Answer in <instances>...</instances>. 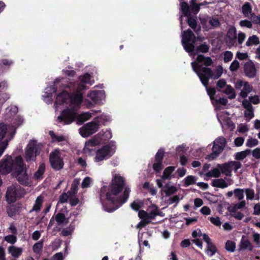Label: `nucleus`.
Wrapping results in <instances>:
<instances>
[{"instance_id": "obj_54", "label": "nucleus", "mask_w": 260, "mask_h": 260, "mask_svg": "<svg viewBox=\"0 0 260 260\" xmlns=\"http://www.w3.org/2000/svg\"><path fill=\"white\" fill-rule=\"evenodd\" d=\"M209 23L211 26L214 27H217L220 25V23L218 19L215 17L211 18L209 20Z\"/></svg>"}, {"instance_id": "obj_35", "label": "nucleus", "mask_w": 260, "mask_h": 260, "mask_svg": "<svg viewBox=\"0 0 260 260\" xmlns=\"http://www.w3.org/2000/svg\"><path fill=\"white\" fill-rule=\"evenodd\" d=\"M79 180L75 179L72 184L71 189L68 192L70 195H76L78 191V185L79 184Z\"/></svg>"}, {"instance_id": "obj_3", "label": "nucleus", "mask_w": 260, "mask_h": 260, "mask_svg": "<svg viewBox=\"0 0 260 260\" xmlns=\"http://www.w3.org/2000/svg\"><path fill=\"white\" fill-rule=\"evenodd\" d=\"M82 101L83 94L80 91L70 94L67 90H63L57 95L55 104H70L74 107H79Z\"/></svg>"}, {"instance_id": "obj_34", "label": "nucleus", "mask_w": 260, "mask_h": 260, "mask_svg": "<svg viewBox=\"0 0 260 260\" xmlns=\"http://www.w3.org/2000/svg\"><path fill=\"white\" fill-rule=\"evenodd\" d=\"M45 170V166L44 163L40 165L38 170L35 173V177L37 179H42Z\"/></svg>"}, {"instance_id": "obj_63", "label": "nucleus", "mask_w": 260, "mask_h": 260, "mask_svg": "<svg viewBox=\"0 0 260 260\" xmlns=\"http://www.w3.org/2000/svg\"><path fill=\"white\" fill-rule=\"evenodd\" d=\"M252 155L255 158L260 159V148H256L252 151Z\"/></svg>"}, {"instance_id": "obj_17", "label": "nucleus", "mask_w": 260, "mask_h": 260, "mask_svg": "<svg viewBox=\"0 0 260 260\" xmlns=\"http://www.w3.org/2000/svg\"><path fill=\"white\" fill-rule=\"evenodd\" d=\"M22 209V204L19 203L7 207V213L10 217H13L19 214Z\"/></svg>"}, {"instance_id": "obj_51", "label": "nucleus", "mask_w": 260, "mask_h": 260, "mask_svg": "<svg viewBox=\"0 0 260 260\" xmlns=\"http://www.w3.org/2000/svg\"><path fill=\"white\" fill-rule=\"evenodd\" d=\"M247 200H252L254 197V191L251 188H246L245 189Z\"/></svg>"}, {"instance_id": "obj_32", "label": "nucleus", "mask_w": 260, "mask_h": 260, "mask_svg": "<svg viewBox=\"0 0 260 260\" xmlns=\"http://www.w3.org/2000/svg\"><path fill=\"white\" fill-rule=\"evenodd\" d=\"M177 191V188L175 186H170L168 183L166 184L164 187V191L167 196H170Z\"/></svg>"}, {"instance_id": "obj_10", "label": "nucleus", "mask_w": 260, "mask_h": 260, "mask_svg": "<svg viewBox=\"0 0 260 260\" xmlns=\"http://www.w3.org/2000/svg\"><path fill=\"white\" fill-rule=\"evenodd\" d=\"M114 152L112 151V147L109 145L103 146L96 151L94 161L95 162H99L104 159H109L113 155Z\"/></svg>"}, {"instance_id": "obj_23", "label": "nucleus", "mask_w": 260, "mask_h": 260, "mask_svg": "<svg viewBox=\"0 0 260 260\" xmlns=\"http://www.w3.org/2000/svg\"><path fill=\"white\" fill-rule=\"evenodd\" d=\"M211 185L213 187L224 188L228 186V184L222 178L216 179L212 180Z\"/></svg>"}, {"instance_id": "obj_26", "label": "nucleus", "mask_w": 260, "mask_h": 260, "mask_svg": "<svg viewBox=\"0 0 260 260\" xmlns=\"http://www.w3.org/2000/svg\"><path fill=\"white\" fill-rule=\"evenodd\" d=\"M8 251L12 256L17 258L20 256L22 253V249L19 247H16L14 246H10L8 248Z\"/></svg>"}, {"instance_id": "obj_4", "label": "nucleus", "mask_w": 260, "mask_h": 260, "mask_svg": "<svg viewBox=\"0 0 260 260\" xmlns=\"http://www.w3.org/2000/svg\"><path fill=\"white\" fill-rule=\"evenodd\" d=\"M193 70L197 74L202 83L206 87L209 84V80L212 78L214 74L210 68L203 67L194 62L191 63Z\"/></svg>"}, {"instance_id": "obj_19", "label": "nucleus", "mask_w": 260, "mask_h": 260, "mask_svg": "<svg viewBox=\"0 0 260 260\" xmlns=\"http://www.w3.org/2000/svg\"><path fill=\"white\" fill-rule=\"evenodd\" d=\"M55 221L58 225L64 226L69 222V218H66L64 213L59 212L55 215Z\"/></svg>"}, {"instance_id": "obj_41", "label": "nucleus", "mask_w": 260, "mask_h": 260, "mask_svg": "<svg viewBox=\"0 0 260 260\" xmlns=\"http://www.w3.org/2000/svg\"><path fill=\"white\" fill-rule=\"evenodd\" d=\"M244 189L241 188H236L233 190L235 198L238 200H242L244 198Z\"/></svg>"}, {"instance_id": "obj_39", "label": "nucleus", "mask_w": 260, "mask_h": 260, "mask_svg": "<svg viewBox=\"0 0 260 260\" xmlns=\"http://www.w3.org/2000/svg\"><path fill=\"white\" fill-rule=\"evenodd\" d=\"M143 205V202L140 200H136L131 204V207L135 211H138Z\"/></svg>"}, {"instance_id": "obj_6", "label": "nucleus", "mask_w": 260, "mask_h": 260, "mask_svg": "<svg viewBox=\"0 0 260 260\" xmlns=\"http://www.w3.org/2000/svg\"><path fill=\"white\" fill-rule=\"evenodd\" d=\"M102 118V116H98L92 121L84 124L79 129L80 134L83 137L87 138L96 133L100 128V121L99 119Z\"/></svg>"}, {"instance_id": "obj_1", "label": "nucleus", "mask_w": 260, "mask_h": 260, "mask_svg": "<svg viewBox=\"0 0 260 260\" xmlns=\"http://www.w3.org/2000/svg\"><path fill=\"white\" fill-rule=\"evenodd\" d=\"M124 184V178L116 174L113 178L108 191L106 193V199L103 200L101 194V202L105 211L113 212L127 201L131 192L130 188L127 186L124 187L122 196L119 198L116 197L123 189Z\"/></svg>"}, {"instance_id": "obj_25", "label": "nucleus", "mask_w": 260, "mask_h": 260, "mask_svg": "<svg viewBox=\"0 0 260 260\" xmlns=\"http://www.w3.org/2000/svg\"><path fill=\"white\" fill-rule=\"evenodd\" d=\"M176 167L169 166L165 169L161 178L162 180H170L171 179V174L174 171Z\"/></svg>"}, {"instance_id": "obj_48", "label": "nucleus", "mask_w": 260, "mask_h": 260, "mask_svg": "<svg viewBox=\"0 0 260 260\" xmlns=\"http://www.w3.org/2000/svg\"><path fill=\"white\" fill-rule=\"evenodd\" d=\"M4 239L8 243H10L11 244H14L17 241V237L14 235L6 236L4 237Z\"/></svg>"}, {"instance_id": "obj_53", "label": "nucleus", "mask_w": 260, "mask_h": 260, "mask_svg": "<svg viewBox=\"0 0 260 260\" xmlns=\"http://www.w3.org/2000/svg\"><path fill=\"white\" fill-rule=\"evenodd\" d=\"M239 24L241 27H246L248 28H251L252 27L251 22L246 19L241 20Z\"/></svg>"}, {"instance_id": "obj_5", "label": "nucleus", "mask_w": 260, "mask_h": 260, "mask_svg": "<svg viewBox=\"0 0 260 260\" xmlns=\"http://www.w3.org/2000/svg\"><path fill=\"white\" fill-rule=\"evenodd\" d=\"M181 42L186 52L191 53L194 51L196 37L191 29H188L183 31Z\"/></svg>"}, {"instance_id": "obj_9", "label": "nucleus", "mask_w": 260, "mask_h": 260, "mask_svg": "<svg viewBox=\"0 0 260 260\" xmlns=\"http://www.w3.org/2000/svg\"><path fill=\"white\" fill-rule=\"evenodd\" d=\"M241 167V163L238 161H230L223 164L218 165V168L220 169L221 173L229 177L232 175L233 168L235 172H237Z\"/></svg>"}, {"instance_id": "obj_37", "label": "nucleus", "mask_w": 260, "mask_h": 260, "mask_svg": "<svg viewBox=\"0 0 260 260\" xmlns=\"http://www.w3.org/2000/svg\"><path fill=\"white\" fill-rule=\"evenodd\" d=\"M236 243L231 240H228L225 244V249L226 251L233 252L235 251Z\"/></svg>"}, {"instance_id": "obj_57", "label": "nucleus", "mask_w": 260, "mask_h": 260, "mask_svg": "<svg viewBox=\"0 0 260 260\" xmlns=\"http://www.w3.org/2000/svg\"><path fill=\"white\" fill-rule=\"evenodd\" d=\"M70 195L68 193H63L61 194L59 197V201L61 203H64L67 202L68 200H69Z\"/></svg>"}, {"instance_id": "obj_21", "label": "nucleus", "mask_w": 260, "mask_h": 260, "mask_svg": "<svg viewBox=\"0 0 260 260\" xmlns=\"http://www.w3.org/2000/svg\"><path fill=\"white\" fill-rule=\"evenodd\" d=\"M92 117V114L89 112H83L78 115L77 117V123L78 125L83 124Z\"/></svg>"}, {"instance_id": "obj_44", "label": "nucleus", "mask_w": 260, "mask_h": 260, "mask_svg": "<svg viewBox=\"0 0 260 260\" xmlns=\"http://www.w3.org/2000/svg\"><path fill=\"white\" fill-rule=\"evenodd\" d=\"M224 93L226 94H231L229 98L230 99H235L236 97V94L234 91V88L230 85H227L226 89L225 90Z\"/></svg>"}, {"instance_id": "obj_13", "label": "nucleus", "mask_w": 260, "mask_h": 260, "mask_svg": "<svg viewBox=\"0 0 260 260\" xmlns=\"http://www.w3.org/2000/svg\"><path fill=\"white\" fill-rule=\"evenodd\" d=\"M40 151L35 143H29L25 151V159L27 161L35 160L37 155H39Z\"/></svg>"}, {"instance_id": "obj_7", "label": "nucleus", "mask_w": 260, "mask_h": 260, "mask_svg": "<svg viewBox=\"0 0 260 260\" xmlns=\"http://www.w3.org/2000/svg\"><path fill=\"white\" fill-rule=\"evenodd\" d=\"M25 192L22 187L19 185H12L8 187L6 198L9 204L14 203L17 200L23 197Z\"/></svg>"}, {"instance_id": "obj_46", "label": "nucleus", "mask_w": 260, "mask_h": 260, "mask_svg": "<svg viewBox=\"0 0 260 260\" xmlns=\"http://www.w3.org/2000/svg\"><path fill=\"white\" fill-rule=\"evenodd\" d=\"M258 144V141L257 139L250 138L247 140L246 146L248 147H253L257 146Z\"/></svg>"}, {"instance_id": "obj_27", "label": "nucleus", "mask_w": 260, "mask_h": 260, "mask_svg": "<svg viewBox=\"0 0 260 260\" xmlns=\"http://www.w3.org/2000/svg\"><path fill=\"white\" fill-rule=\"evenodd\" d=\"M242 12L245 17H248L253 13L252 6L248 2H245L242 7Z\"/></svg>"}, {"instance_id": "obj_28", "label": "nucleus", "mask_w": 260, "mask_h": 260, "mask_svg": "<svg viewBox=\"0 0 260 260\" xmlns=\"http://www.w3.org/2000/svg\"><path fill=\"white\" fill-rule=\"evenodd\" d=\"M101 91H92L88 94V96L95 103L101 100Z\"/></svg>"}, {"instance_id": "obj_56", "label": "nucleus", "mask_w": 260, "mask_h": 260, "mask_svg": "<svg viewBox=\"0 0 260 260\" xmlns=\"http://www.w3.org/2000/svg\"><path fill=\"white\" fill-rule=\"evenodd\" d=\"M91 178H90L89 177H85L83 179V180L82 182V184H81L82 187L84 188H87V187H89L90 184L91 183Z\"/></svg>"}, {"instance_id": "obj_45", "label": "nucleus", "mask_w": 260, "mask_h": 260, "mask_svg": "<svg viewBox=\"0 0 260 260\" xmlns=\"http://www.w3.org/2000/svg\"><path fill=\"white\" fill-rule=\"evenodd\" d=\"M207 251L210 252V256H212L217 252V249L216 246L212 243H210L207 245Z\"/></svg>"}, {"instance_id": "obj_29", "label": "nucleus", "mask_w": 260, "mask_h": 260, "mask_svg": "<svg viewBox=\"0 0 260 260\" xmlns=\"http://www.w3.org/2000/svg\"><path fill=\"white\" fill-rule=\"evenodd\" d=\"M251 153V150L247 149L244 151L237 152L235 155V158L237 160H243Z\"/></svg>"}, {"instance_id": "obj_16", "label": "nucleus", "mask_w": 260, "mask_h": 260, "mask_svg": "<svg viewBox=\"0 0 260 260\" xmlns=\"http://www.w3.org/2000/svg\"><path fill=\"white\" fill-rule=\"evenodd\" d=\"M237 39V30L234 26L229 28L226 34V43L229 46L235 45Z\"/></svg>"}, {"instance_id": "obj_33", "label": "nucleus", "mask_w": 260, "mask_h": 260, "mask_svg": "<svg viewBox=\"0 0 260 260\" xmlns=\"http://www.w3.org/2000/svg\"><path fill=\"white\" fill-rule=\"evenodd\" d=\"M181 9L185 16L189 17L190 16V8L188 4L186 2H183L181 3Z\"/></svg>"}, {"instance_id": "obj_31", "label": "nucleus", "mask_w": 260, "mask_h": 260, "mask_svg": "<svg viewBox=\"0 0 260 260\" xmlns=\"http://www.w3.org/2000/svg\"><path fill=\"white\" fill-rule=\"evenodd\" d=\"M43 202V198L41 196H39L37 198L35 201V204L33 206L32 209L30 211V212L32 211L38 212L40 210L42 207Z\"/></svg>"}, {"instance_id": "obj_42", "label": "nucleus", "mask_w": 260, "mask_h": 260, "mask_svg": "<svg viewBox=\"0 0 260 260\" xmlns=\"http://www.w3.org/2000/svg\"><path fill=\"white\" fill-rule=\"evenodd\" d=\"M165 151L164 149H159L155 155V161L162 162L164 157Z\"/></svg>"}, {"instance_id": "obj_20", "label": "nucleus", "mask_w": 260, "mask_h": 260, "mask_svg": "<svg viewBox=\"0 0 260 260\" xmlns=\"http://www.w3.org/2000/svg\"><path fill=\"white\" fill-rule=\"evenodd\" d=\"M98 142L95 139H90L86 142L84 148L83 149V152L84 153H90L94 150L92 149L93 147L97 145Z\"/></svg>"}, {"instance_id": "obj_49", "label": "nucleus", "mask_w": 260, "mask_h": 260, "mask_svg": "<svg viewBox=\"0 0 260 260\" xmlns=\"http://www.w3.org/2000/svg\"><path fill=\"white\" fill-rule=\"evenodd\" d=\"M240 67V63L239 61L237 60H234L231 64L229 69L230 70L233 72L237 71Z\"/></svg>"}, {"instance_id": "obj_60", "label": "nucleus", "mask_w": 260, "mask_h": 260, "mask_svg": "<svg viewBox=\"0 0 260 260\" xmlns=\"http://www.w3.org/2000/svg\"><path fill=\"white\" fill-rule=\"evenodd\" d=\"M190 10L192 13L197 14L200 10V5L197 4L190 5Z\"/></svg>"}, {"instance_id": "obj_52", "label": "nucleus", "mask_w": 260, "mask_h": 260, "mask_svg": "<svg viewBox=\"0 0 260 260\" xmlns=\"http://www.w3.org/2000/svg\"><path fill=\"white\" fill-rule=\"evenodd\" d=\"M69 202L72 206H75L78 204L79 200L76 195H70Z\"/></svg>"}, {"instance_id": "obj_61", "label": "nucleus", "mask_w": 260, "mask_h": 260, "mask_svg": "<svg viewBox=\"0 0 260 260\" xmlns=\"http://www.w3.org/2000/svg\"><path fill=\"white\" fill-rule=\"evenodd\" d=\"M90 75L88 73H86L80 77V82L84 83H88L90 81Z\"/></svg>"}, {"instance_id": "obj_58", "label": "nucleus", "mask_w": 260, "mask_h": 260, "mask_svg": "<svg viewBox=\"0 0 260 260\" xmlns=\"http://www.w3.org/2000/svg\"><path fill=\"white\" fill-rule=\"evenodd\" d=\"M216 74L214 75V78L215 79H218L222 75L223 73V68L222 66H218L215 70Z\"/></svg>"}, {"instance_id": "obj_36", "label": "nucleus", "mask_w": 260, "mask_h": 260, "mask_svg": "<svg viewBox=\"0 0 260 260\" xmlns=\"http://www.w3.org/2000/svg\"><path fill=\"white\" fill-rule=\"evenodd\" d=\"M196 177L194 176L188 175L184 179V185L186 187L196 184Z\"/></svg>"}, {"instance_id": "obj_18", "label": "nucleus", "mask_w": 260, "mask_h": 260, "mask_svg": "<svg viewBox=\"0 0 260 260\" xmlns=\"http://www.w3.org/2000/svg\"><path fill=\"white\" fill-rule=\"evenodd\" d=\"M244 236H243L241 240L239 250L240 251L242 250H247L249 251H251L253 249V246L249 240L244 239Z\"/></svg>"}, {"instance_id": "obj_55", "label": "nucleus", "mask_w": 260, "mask_h": 260, "mask_svg": "<svg viewBox=\"0 0 260 260\" xmlns=\"http://www.w3.org/2000/svg\"><path fill=\"white\" fill-rule=\"evenodd\" d=\"M233 53L231 51H226L224 52V62H228L231 61L233 58Z\"/></svg>"}, {"instance_id": "obj_43", "label": "nucleus", "mask_w": 260, "mask_h": 260, "mask_svg": "<svg viewBox=\"0 0 260 260\" xmlns=\"http://www.w3.org/2000/svg\"><path fill=\"white\" fill-rule=\"evenodd\" d=\"M209 46L206 43H204L196 48V51L199 52L207 53L209 51Z\"/></svg>"}, {"instance_id": "obj_8", "label": "nucleus", "mask_w": 260, "mask_h": 260, "mask_svg": "<svg viewBox=\"0 0 260 260\" xmlns=\"http://www.w3.org/2000/svg\"><path fill=\"white\" fill-rule=\"evenodd\" d=\"M213 144L212 152L207 157L210 160L215 159L222 152L226 144V141L224 137H220L215 139Z\"/></svg>"}, {"instance_id": "obj_22", "label": "nucleus", "mask_w": 260, "mask_h": 260, "mask_svg": "<svg viewBox=\"0 0 260 260\" xmlns=\"http://www.w3.org/2000/svg\"><path fill=\"white\" fill-rule=\"evenodd\" d=\"M196 61L198 62V63L195 62L196 64L203 62L204 65L207 67L210 66L213 63L212 60L210 57H205L202 54H199L197 56Z\"/></svg>"}, {"instance_id": "obj_30", "label": "nucleus", "mask_w": 260, "mask_h": 260, "mask_svg": "<svg viewBox=\"0 0 260 260\" xmlns=\"http://www.w3.org/2000/svg\"><path fill=\"white\" fill-rule=\"evenodd\" d=\"M260 43V41L258 37L256 35H252L250 36L247 42H246V45L247 46H251L252 45H257Z\"/></svg>"}, {"instance_id": "obj_50", "label": "nucleus", "mask_w": 260, "mask_h": 260, "mask_svg": "<svg viewBox=\"0 0 260 260\" xmlns=\"http://www.w3.org/2000/svg\"><path fill=\"white\" fill-rule=\"evenodd\" d=\"M187 23L188 25L192 29H194L197 25V20L195 18L190 17H188Z\"/></svg>"}, {"instance_id": "obj_24", "label": "nucleus", "mask_w": 260, "mask_h": 260, "mask_svg": "<svg viewBox=\"0 0 260 260\" xmlns=\"http://www.w3.org/2000/svg\"><path fill=\"white\" fill-rule=\"evenodd\" d=\"M48 134L51 138V142L52 143H59L66 140V138L64 136H57L53 131H49Z\"/></svg>"}, {"instance_id": "obj_47", "label": "nucleus", "mask_w": 260, "mask_h": 260, "mask_svg": "<svg viewBox=\"0 0 260 260\" xmlns=\"http://www.w3.org/2000/svg\"><path fill=\"white\" fill-rule=\"evenodd\" d=\"M152 168L156 173H160L163 168L162 162L155 161V162L153 164Z\"/></svg>"}, {"instance_id": "obj_14", "label": "nucleus", "mask_w": 260, "mask_h": 260, "mask_svg": "<svg viewBox=\"0 0 260 260\" xmlns=\"http://www.w3.org/2000/svg\"><path fill=\"white\" fill-rule=\"evenodd\" d=\"M7 130V125L4 123L0 124V157L2 156L4 151L7 148L9 141L8 139L5 140L4 141H1L5 137Z\"/></svg>"}, {"instance_id": "obj_11", "label": "nucleus", "mask_w": 260, "mask_h": 260, "mask_svg": "<svg viewBox=\"0 0 260 260\" xmlns=\"http://www.w3.org/2000/svg\"><path fill=\"white\" fill-rule=\"evenodd\" d=\"M76 117V113L74 110L67 108L61 111L57 119L59 122H63L64 124H70L75 120Z\"/></svg>"}, {"instance_id": "obj_38", "label": "nucleus", "mask_w": 260, "mask_h": 260, "mask_svg": "<svg viewBox=\"0 0 260 260\" xmlns=\"http://www.w3.org/2000/svg\"><path fill=\"white\" fill-rule=\"evenodd\" d=\"M220 170L218 168H214L212 169L210 171L206 173V176L209 177H213L215 178H218L220 176Z\"/></svg>"}, {"instance_id": "obj_12", "label": "nucleus", "mask_w": 260, "mask_h": 260, "mask_svg": "<svg viewBox=\"0 0 260 260\" xmlns=\"http://www.w3.org/2000/svg\"><path fill=\"white\" fill-rule=\"evenodd\" d=\"M49 162L53 169L58 171L63 168L64 163L59 152L55 150L50 153L49 158Z\"/></svg>"}, {"instance_id": "obj_40", "label": "nucleus", "mask_w": 260, "mask_h": 260, "mask_svg": "<svg viewBox=\"0 0 260 260\" xmlns=\"http://www.w3.org/2000/svg\"><path fill=\"white\" fill-rule=\"evenodd\" d=\"M43 242L44 241L42 240L36 243L32 247V249L35 253L37 254H40L41 253L43 246Z\"/></svg>"}, {"instance_id": "obj_15", "label": "nucleus", "mask_w": 260, "mask_h": 260, "mask_svg": "<svg viewBox=\"0 0 260 260\" xmlns=\"http://www.w3.org/2000/svg\"><path fill=\"white\" fill-rule=\"evenodd\" d=\"M244 71L245 75L249 78H253L256 76L255 66L251 60H249L244 64Z\"/></svg>"}, {"instance_id": "obj_64", "label": "nucleus", "mask_w": 260, "mask_h": 260, "mask_svg": "<svg viewBox=\"0 0 260 260\" xmlns=\"http://www.w3.org/2000/svg\"><path fill=\"white\" fill-rule=\"evenodd\" d=\"M254 242L259 246L260 244V234L258 233H254L252 235Z\"/></svg>"}, {"instance_id": "obj_59", "label": "nucleus", "mask_w": 260, "mask_h": 260, "mask_svg": "<svg viewBox=\"0 0 260 260\" xmlns=\"http://www.w3.org/2000/svg\"><path fill=\"white\" fill-rule=\"evenodd\" d=\"M179 202V197L178 195H175L172 197L170 198L167 201V203L169 205H171L174 203H176L177 204Z\"/></svg>"}, {"instance_id": "obj_62", "label": "nucleus", "mask_w": 260, "mask_h": 260, "mask_svg": "<svg viewBox=\"0 0 260 260\" xmlns=\"http://www.w3.org/2000/svg\"><path fill=\"white\" fill-rule=\"evenodd\" d=\"M244 142V139L242 137H237L235 139L234 143L236 146H241Z\"/></svg>"}, {"instance_id": "obj_2", "label": "nucleus", "mask_w": 260, "mask_h": 260, "mask_svg": "<svg viewBox=\"0 0 260 260\" xmlns=\"http://www.w3.org/2000/svg\"><path fill=\"white\" fill-rule=\"evenodd\" d=\"M13 171L18 181L22 185H29V178L26 167L21 156H17L14 160L10 155L0 161V174L6 175Z\"/></svg>"}]
</instances>
